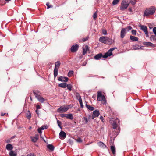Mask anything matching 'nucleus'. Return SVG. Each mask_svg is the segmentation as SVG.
<instances>
[{"label":"nucleus","mask_w":156,"mask_h":156,"mask_svg":"<svg viewBox=\"0 0 156 156\" xmlns=\"http://www.w3.org/2000/svg\"><path fill=\"white\" fill-rule=\"evenodd\" d=\"M156 10V8L154 6H151L147 9L144 13V16H148L150 15L153 14Z\"/></svg>","instance_id":"f257e3e1"},{"label":"nucleus","mask_w":156,"mask_h":156,"mask_svg":"<svg viewBox=\"0 0 156 156\" xmlns=\"http://www.w3.org/2000/svg\"><path fill=\"white\" fill-rule=\"evenodd\" d=\"M110 122L111 124L112 128L116 129L118 126V124L119 123V120L117 118H112L110 120Z\"/></svg>","instance_id":"f03ea898"},{"label":"nucleus","mask_w":156,"mask_h":156,"mask_svg":"<svg viewBox=\"0 0 156 156\" xmlns=\"http://www.w3.org/2000/svg\"><path fill=\"white\" fill-rule=\"evenodd\" d=\"M97 99L98 101L101 100L102 103L103 104H105L106 102L105 96L102 95L101 92L100 91L98 92Z\"/></svg>","instance_id":"7ed1b4c3"},{"label":"nucleus","mask_w":156,"mask_h":156,"mask_svg":"<svg viewBox=\"0 0 156 156\" xmlns=\"http://www.w3.org/2000/svg\"><path fill=\"white\" fill-rule=\"evenodd\" d=\"M129 4V2H128V0H123L120 6V10L122 11L125 10L127 8Z\"/></svg>","instance_id":"20e7f679"},{"label":"nucleus","mask_w":156,"mask_h":156,"mask_svg":"<svg viewBox=\"0 0 156 156\" xmlns=\"http://www.w3.org/2000/svg\"><path fill=\"white\" fill-rule=\"evenodd\" d=\"M99 41L101 43L106 44L107 41L111 42L112 39H109V38L107 37L102 36L100 37Z\"/></svg>","instance_id":"39448f33"},{"label":"nucleus","mask_w":156,"mask_h":156,"mask_svg":"<svg viewBox=\"0 0 156 156\" xmlns=\"http://www.w3.org/2000/svg\"><path fill=\"white\" fill-rule=\"evenodd\" d=\"M116 48H112L110 49L104 55V58H106L108 56H111L112 55V51L115 50Z\"/></svg>","instance_id":"423d86ee"},{"label":"nucleus","mask_w":156,"mask_h":156,"mask_svg":"<svg viewBox=\"0 0 156 156\" xmlns=\"http://www.w3.org/2000/svg\"><path fill=\"white\" fill-rule=\"evenodd\" d=\"M69 108L68 107H61L58 109V111L60 112H64L67 111Z\"/></svg>","instance_id":"0eeeda50"},{"label":"nucleus","mask_w":156,"mask_h":156,"mask_svg":"<svg viewBox=\"0 0 156 156\" xmlns=\"http://www.w3.org/2000/svg\"><path fill=\"white\" fill-rule=\"evenodd\" d=\"M79 45L78 44H76L75 45H73L70 48L71 51L72 52H76L78 48Z\"/></svg>","instance_id":"6e6552de"},{"label":"nucleus","mask_w":156,"mask_h":156,"mask_svg":"<svg viewBox=\"0 0 156 156\" xmlns=\"http://www.w3.org/2000/svg\"><path fill=\"white\" fill-rule=\"evenodd\" d=\"M58 80L63 82H67L69 80V78L67 77L61 76L59 77Z\"/></svg>","instance_id":"1a4fd4ad"},{"label":"nucleus","mask_w":156,"mask_h":156,"mask_svg":"<svg viewBox=\"0 0 156 156\" xmlns=\"http://www.w3.org/2000/svg\"><path fill=\"white\" fill-rule=\"evenodd\" d=\"M99 111H97V110L94 111L93 112V114L92 115V119H93L95 117H98L99 115Z\"/></svg>","instance_id":"9d476101"},{"label":"nucleus","mask_w":156,"mask_h":156,"mask_svg":"<svg viewBox=\"0 0 156 156\" xmlns=\"http://www.w3.org/2000/svg\"><path fill=\"white\" fill-rule=\"evenodd\" d=\"M104 55H103L102 53H99L94 56V58L95 60H99L102 57L104 58Z\"/></svg>","instance_id":"9b49d317"},{"label":"nucleus","mask_w":156,"mask_h":156,"mask_svg":"<svg viewBox=\"0 0 156 156\" xmlns=\"http://www.w3.org/2000/svg\"><path fill=\"white\" fill-rule=\"evenodd\" d=\"M59 135L60 138L62 139L65 138L66 136V133L63 131H61L60 132Z\"/></svg>","instance_id":"f8f14e48"},{"label":"nucleus","mask_w":156,"mask_h":156,"mask_svg":"<svg viewBox=\"0 0 156 156\" xmlns=\"http://www.w3.org/2000/svg\"><path fill=\"white\" fill-rule=\"evenodd\" d=\"M126 33V29L122 28V29L120 33L121 37L122 38H124Z\"/></svg>","instance_id":"ddd939ff"},{"label":"nucleus","mask_w":156,"mask_h":156,"mask_svg":"<svg viewBox=\"0 0 156 156\" xmlns=\"http://www.w3.org/2000/svg\"><path fill=\"white\" fill-rule=\"evenodd\" d=\"M139 27H140V29L144 32L147 31V27L146 26L140 24Z\"/></svg>","instance_id":"4468645a"},{"label":"nucleus","mask_w":156,"mask_h":156,"mask_svg":"<svg viewBox=\"0 0 156 156\" xmlns=\"http://www.w3.org/2000/svg\"><path fill=\"white\" fill-rule=\"evenodd\" d=\"M31 138L32 141L34 142H35L39 139V135H36L34 136L31 137Z\"/></svg>","instance_id":"2eb2a0df"},{"label":"nucleus","mask_w":156,"mask_h":156,"mask_svg":"<svg viewBox=\"0 0 156 156\" xmlns=\"http://www.w3.org/2000/svg\"><path fill=\"white\" fill-rule=\"evenodd\" d=\"M83 55H84L87 53V51L89 50L88 47L87 45H86L83 46Z\"/></svg>","instance_id":"dca6fc26"},{"label":"nucleus","mask_w":156,"mask_h":156,"mask_svg":"<svg viewBox=\"0 0 156 156\" xmlns=\"http://www.w3.org/2000/svg\"><path fill=\"white\" fill-rule=\"evenodd\" d=\"M36 98L38 99L39 101L41 103L44 102L45 101V99L40 95L37 96Z\"/></svg>","instance_id":"f3484780"},{"label":"nucleus","mask_w":156,"mask_h":156,"mask_svg":"<svg viewBox=\"0 0 156 156\" xmlns=\"http://www.w3.org/2000/svg\"><path fill=\"white\" fill-rule=\"evenodd\" d=\"M144 45L147 47L151 46L152 47L154 46V44L152 43L149 42H144L143 43Z\"/></svg>","instance_id":"a211bd4d"},{"label":"nucleus","mask_w":156,"mask_h":156,"mask_svg":"<svg viewBox=\"0 0 156 156\" xmlns=\"http://www.w3.org/2000/svg\"><path fill=\"white\" fill-rule=\"evenodd\" d=\"M98 145L101 147L102 148H106V146L102 142H98Z\"/></svg>","instance_id":"6ab92c4d"},{"label":"nucleus","mask_w":156,"mask_h":156,"mask_svg":"<svg viewBox=\"0 0 156 156\" xmlns=\"http://www.w3.org/2000/svg\"><path fill=\"white\" fill-rule=\"evenodd\" d=\"M58 86L60 87L65 88L67 86H68V84L66 83H61L59 84L58 85Z\"/></svg>","instance_id":"aec40b11"},{"label":"nucleus","mask_w":156,"mask_h":156,"mask_svg":"<svg viewBox=\"0 0 156 156\" xmlns=\"http://www.w3.org/2000/svg\"><path fill=\"white\" fill-rule=\"evenodd\" d=\"M111 149L113 155L115 154V146L111 145Z\"/></svg>","instance_id":"412c9836"},{"label":"nucleus","mask_w":156,"mask_h":156,"mask_svg":"<svg viewBox=\"0 0 156 156\" xmlns=\"http://www.w3.org/2000/svg\"><path fill=\"white\" fill-rule=\"evenodd\" d=\"M13 148L12 146L10 144H8L6 145V148L7 150H11Z\"/></svg>","instance_id":"4be33fe9"},{"label":"nucleus","mask_w":156,"mask_h":156,"mask_svg":"<svg viewBox=\"0 0 156 156\" xmlns=\"http://www.w3.org/2000/svg\"><path fill=\"white\" fill-rule=\"evenodd\" d=\"M130 38L132 41H137L138 40V37L132 35L130 36Z\"/></svg>","instance_id":"5701e85b"},{"label":"nucleus","mask_w":156,"mask_h":156,"mask_svg":"<svg viewBox=\"0 0 156 156\" xmlns=\"http://www.w3.org/2000/svg\"><path fill=\"white\" fill-rule=\"evenodd\" d=\"M58 68H55L54 72V78H55L58 75Z\"/></svg>","instance_id":"b1692460"},{"label":"nucleus","mask_w":156,"mask_h":156,"mask_svg":"<svg viewBox=\"0 0 156 156\" xmlns=\"http://www.w3.org/2000/svg\"><path fill=\"white\" fill-rule=\"evenodd\" d=\"M61 64L60 62L59 61H57L55 63V68H59V66Z\"/></svg>","instance_id":"393cba45"},{"label":"nucleus","mask_w":156,"mask_h":156,"mask_svg":"<svg viewBox=\"0 0 156 156\" xmlns=\"http://www.w3.org/2000/svg\"><path fill=\"white\" fill-rule=\"evenodd\" d=\"M85 106L87 109L90 111H93L94 109V108L93 107L90 106L87 104H86Z\"/></svg>","instance_id":"a878e982"},{"label":"nucleus","mask_w":156,"mask_h":156,"mask_svg":"<svg viewBox=\"0 0 156 156\" xmlns=\"http://www.w3.org/2000/svg\"><path fill=\"white\" fill-rule=\"evenodd\" d=\"M33 93L35 95L36 98L37 97V96H39L40 95L39 94L40 93V92L37 90H35L33 91Z\"/></svg>","instance_id":"bb28decb"},{"label":"nucleus","mask_w":156,"mask_h":156,"mask_svg":"<svg viewBox=\"0 0 156 156\" xmlns=\"http://www.w3.org/2000/svg\"><path fill=\"white\" fill-rule=\"evenodd\" d=\"M47 147L50 150H51L53 151L54 150V147L52 144H48L47 145Z\"/></svg>","instance_id":"cd10ccee"},{"label":"nucleus","mask_w":156,"mask_h":156,"mask_svg":"<svg viewBox=\"0 0 156 156\" xmlns=\"http://www.w3.org/2000/svg\"><path fill=\"white\" fill-rule=\"evenodd\" d=\"M79 102L80 104V106L82 108L83 107V105L82 103V100L81 98V97L80 95H79Z\"/></svg>","instance_id":"c85d7f7f"},{"label":"nucleus","mask_w":156,"mask_h":156,"mask_svg":"<svg viewBox=\"0 0 156 156\" xmlns=\"http://www.w3.org/2000/svg\"><path fill=\"white\" fill-rule=\"evenodd\" d=\"M66 117L68 119H73V116L71 114H67L66 115Z\"/></svg>","instance_id":"c756f323"},{"label":"nucleus","mask_w":156,"mask_h":156,"mask_svg":"<svg viewBox=\"0 0 156 156\" xmlns=\"http://www.w3.org/2000/svg\"><path fill=\"white\" fill-rule=\"evenodd\" d=\"M26 117L28 119H30L31 118V114L30 111H28L27 113Z\"/></svg>","instance_id":"7c9ffc66"},{"label":"nucleus","mask_w":156,"mask_h":156,"mask_svg":"<svg viewBox=\"0 0 156 156\" xmlns=\"http://www.w3.org/2000/svg\"><path fill=\"white\" fill-rule=\"evenodd\" d=\"M73 71H69L68 72L67 75L69 77H71L73 76Z\"/></svg>","instance_id":"2f4dec72"},{"label":"nucleus","mask_w":156,"mask_h":156,"mask_svg":"<svg viewBox=\"0 0 156 156\" xmlns=\"http://www.w3.org/2000/svg\"><path fill=\"white\" fill-rule=\"evenodd\" d=\"M9 154L10 156H16V154L12 151L10 152Z\"/></svg>","instance_id":"473e14b6"},{"label":"nucleus","mask_w":156,"mask_h":156,"mask_svg":"<svg viewBox=\"0 0 156 156\" xmlns=\"http://www.w3.org/2000/svg\"><path fill=\"white\" fill-rule=\"evenodd\" d=\"M44 125H43L42 126L41 128H39L38 129L37 131L39 133H42L41 130H44Z\"/></svg>","instance_id":"72a5a7b5"},{"label":"nucleus","mask_w":156,"mask_h":156,"mask_svg":"<svg viewBox=\"0 0 156 156\" xmlns=\"http://www.w3.org/2000/svg\"><path fill=\"white\" fill-rule=\"evenodd\" d=\"M126 29V31H129L130 30H131L132 28V27L131 26H129L127 27L126 28H124Z\"/></svg>","instance_id":"f704fd0d"},{"label":"nucleus","mask_w":156,"mask_h":156,"mask_svg":"<svg viewBox=\"0 0 156 156\" xmlns=\"http://www.w3.org/2000/svg\"><path fill=\"white\" fill-rule=\"evenodd\" d=\"M120 0H113L112 3L113 5L117 4L119 1Z\"/></svg>","instance_id":"c9c22d12"},{"label":"nucleus","mask_w":156,"mask_h":156,"mask_svg":"<svg viewBox=\"0 0 156 156\" xmlns=\"http://www.w3.org/2000/svg\"><path fill=\"white\" fill-rule=\"evenodd\" d=\"M49 4H50V3H49V2H47L46 4V5L47 6V8L48 9L50 8H52L53 7V6L51 5H50Z\"/></svg>","instance_id":"e433bc0d"},{"label":"nucleus","mask_w":156,"mask_h":156,"mask_svg":"<svg viewBox=\"0 0 156 156\" xmlns=\"http://www.w3.org/2000/svg\"><path fill=\"white\" fill-rule=\"evenodd\" d=\"M67 89L69 91H71L72 90V86L70 84H68V86H67Z\"/></svg>","instance_id":"4c0bfd02"},{"label":"nucleus","mask_w":156,"mask_h":156,"mask_svg":"<svg viewBox=\"0 0 156 156\" xmlns=\"http://www.w3.org/2000/svg\"><path fill=\"white\" fill-rule=\"evenodd\" d=\"M97 11H96L93 15V19L94 20H95L97 18Z\"/></svg>","instance_id":"58836bf2"},{"label":"nucleus","mask_w":156,"mask_h":156,"mask_svg":"<svg viewBox=\"0 0 156 156\" xmlns=\"http://www.w3.org/2000/svg\"><path fill=\"white\" fill-rule=\"evenodd\" d=\"M57 123L59 127L61 128L62 129V126H61V122L58 120H57Z\"/></svg>","instance_id":"ea45409f"},{"label":"nucleus","mask_w":156,"mask_h":156,"mask_svg":"<svg viewBox=\"0 0 156 156\" xmlns=\"http://www.w3.org/2000/svg\"><path fill=\"white\" fill-rule=\"evenodd\" d=\"M130 3L133 5H134L136 2V1L135 0H129Z\"/></svg>","instance_id":"a19ab883"},{"label":"nucleus","mask_w":156,"mask_h":156,"mask_svg":"<svg viewBox=\"0 0 156 156\" xmlns=\"http://www.w3.org/2000/svg\"><path fill=\"white\" fill-rule=\"evenodd\" d=\"M150 40L152 41V40L154 41L156 40L155 37L154 35H151L150 37Z\"/></svg>","instance_id":"79ce46f5"},{"label":"nucleus","mask_w":156,"mask_h":156,"mask_svg":"<svg viewBox=\"0 0 156 156\" xmlns=\"http://www.w3.org/2000/svg\"><path fill=\"white\" fill-rule=\"evenodd\" d=\"M132 34L134 35H136V31L135 30H133L131 31Z\"/></svg>","instance_id":"37998d69"},{"label":"nucleus","mask_w":156,"mask_h":156,"mask_svg":"<svg viewBox=\"0 0 156 156\" xmlns=\"http://www.w3.org/2000/svg\"><path fill=\"white\" fill-rule=\"evenodd\" d=\"M102 33L104 35H106L107 34V31L106 30L103 29L102 30Z\"/></svg>","instance_id":"c03bdc74"},{"label":"nucleus","mask_w":156,"mask_h":156,"mask_svg":"<svg viewBox=\"0 0 156 156\" xmlns=\"http://www.w3.org/2000/svg\"><path fill=\"white\" fill-rule=\"evenodd\" d=\"M26 156H36L35 154L33 153H30L28 154Z\"/></svg>","instance_id":"a18cd8bd"},{"label":"nucleus","mask_w":156,"mask_h":156,"mask_svg":"<svg viewBox=\"0 0 156 156\" xmlns=\"http://www.w3.org/2000/svg\"><path fill=\"white\" fill-rule=\"evenodd\" d=\"M153 31L156 36V27H154L153 29Z\"/></svg>","instance_id":"49530a36"},{"label":"nucleus","mask_w":156,"mask_h":156,"mask_svg":"<svg viewBox=\"0 0 156 156\" xmlns=\"http://www.w3.org/2000/svg\"><path fill=\"white\" fill-rule=\"evenodd\" d=\"M76 141H77V142H79V143H81V142H82V140H81V139L80 138V137H78L77 139H76Z\"/></svg>","instance_id":"de8ad7c7"},{"label":"nucleus","mask_w":156,"mask_h":156,"mask_svg":"<svg viewBox=\"0 0 156 156\" xmlns=\"http://www.w3.org/2000/svg\"><path fill=\"white\" fill-rule=\"evenodd\" d=\"M88 122L87 119L86 117H84V122L85 123H87Z\"/></svg>","instance_id":"09e8293b"},{"label":"nucleus","mask_w":156,"mask_h":156,"mask_svg":"<svg viewBox=\"0 0 156 156\" xmlns=\"http://www.w3.org/2000/svg\"><path fill=\"white\" fill-rule=\"evenodd\" d=\"M68 143L71 145H72L73 144V141L70 139L69 140Z\"/></svg>","instance_id":"8fccbe9b"},{"label":"nucleus","mask_w":156,"mask_h":156,"mask_svg":"<svg viewBox=\"0 0 156 156\" xmlns=\"http://www.w3.org/2000/svg\"><path fill=\"white\" fill-rule=\"evenodd\" d=\"M88 37H87L85 38H84L82 39V41L83 42H84L86 41L87 40H88Z\"/></svg>","instance_id":"3c124183"},{"label":"nucleus","mask_w":156,"mask_h":156,"mask_svg":"<svg viewBox=\"0 0 156 156\" xmlns=\"http://www.w3.org/2000/svg\"><path fill=\"white\" fill-rule=\"evenodd\" d=\"M67 114H61V116L62 117H66Z\"/></svg>","instance_id":"603ef678"},{"label":"nucleus","mask_w":156,"mask_h":156,"mask_svg":"<svg viewBox=\"0 0 156 156\" xmlns=\"http://www.w3.org/2000/svg\"><path fill=\"white\" fill-rule=\"evenodd\" d=\"M48 128V126L47 125H44V129H46Z\"/></svg>","instance_id":"864d4df0"},{"label":"nucleus","mask_w":156,"mask_h":156,"mask_svg":"<svg viewBox=\"0 0 156 156\" xmlns=\"http://www.w3.org/2000/svg\"><path fill=\"white\" fill-rule=\"evenodd\" d=\"M110 143L111 145H113V140L112 139H111L110 140Z\"/></svg>","instance_id":"5fc2aeb1"},{"label":"nucleus","mask_w":156,"mask_h":156,"mask_svg":"<svg viewBox=\"0 0 156 156\" xmlns=\"http://www.w3.org/2000/svg\"><path fill=\"white\" fill-rule=\"evenodd\" d=\"M145 35L146 37H148V31H147L146 32H144Z\"/></svg>","instance_id":"6e6d98bb"},{"label":"nucleus","mask_w":156,"mask_h":156,"mask_svg":"<svg viewBox=\"0 0 156 156\" xmlns=\"http://www.w3.org/2000/svg\"><path fill=\"white\" fill-rule=\"evenodd\" d=\"M1 5H5L6 3V2H5L4 3H3V2L2 1H1Z\"/></svg>","instance_id":"4d7b16f0"},{"label":"nucleus","mask_w":156,"mask_h":156,"mask_svg":"<svg viewBox=\"0 0 156 156\" xmlns=\"http://www.w3.org/2000/svg\"><path fill=\"white\" fill-rule=\"evenodd\" d=\"M36 114L38 116H39V111L38 110H36Z\"/></svg>","instance_id":"13d9d810"},{"label":"nucleus","mask_w":156,"mask_h":156,"mask_svg":"<svg viewBox=\"0 0 156 156\" xmlns=\"http://www.w3.org/2000/svg\"><path fill=\"white\" fill-rule=\"evenodd\" d=\"M100 119H101V120L102 122H104V121H103L104 118H103V117L102 116H100Z\"/></svg>","instance_id":"bf43d9fd"},{"label":"nucleus","mask_w":156,"mask_h":156,"mask_svg":"<svg viewBox=\"0 0 156 156\" xmlns=\"http://www.w3.org/2000/svg\"><path fill=\"white\" fill-rule=\"evenodd\" d=\"M36 108L37 109H39L40 108V106L39 105H37L36 106Z\"/></svg>","instance_id":"052dcab7"},{"label":"nucleus","mask_w":156,"mask_h":156,"mask_svg":"<svg viewBox=\"0 0 156 156\" xmlns=\"http://www.w3.org/2000/svg\"><path fill=\"white\" fill-rule=\"evenodd\" d=\"M6 114V113H2L1 115V116H4V115H5Z\"/></svg>","instance_id":"680f3d73"},{"label":"nucleus","mask_w":156,"mask_h":156,"mask_svg":"<svg viewBox=\"0 0 156 156\" xmlns=\"http://www.w3.org/2000/svg\"><path fill=\"white\" fill-rule=\"evenodd\" d=\"M6 143H8L10 142V140L9 139H8L6 140Z\"/></svg>","instance_id":"e2e57ef3"},{"label":"nucleus","mask_w":156,"mask_h":156,"mask_svg":"<svg viewBox=\"0 0 156 156\" xmlns=\"http://www.w3.org/2000/svg\"><path fill=\"white\" fill-rule=\"evenodd\" d=\"M128 10L130 12H132V9L131 8H129L128 9Z\"/></svg>","instance_id":"0e129e2a"},{"label":"nucleus","mask_w":156,"mask_h":156,"mask_svg":"<svg viewBox=\"0 0 156 156\" xmlns=\"http://www.w3.org/2000/svg\"><path fill=\"white\" fill-rule=\"evenodd\" d=\"M79 95H80L79 94V93H77V94H76V97H79Z\"/></svg>","instance_id":"69168bd1"},{"label":"nucleus","mask_w":156,"mask_h":156,"mask_svg":"<svg viewBox=\"0 0 156 156\" xmlns=\"http://www.w3.org/2000/svg\"><path fill=\"white\" fill-rule=\"evenodd\" d=\"M127 42H127V41H124V42H123V43L124 44L127 43Z\"/></svg>","instance_id":"338daca9"},{"label":"nucleus","mask_w":156,"mask_h":156,"mask_svg":"<svg viewBox=\"0 0 156 156\" xmlns=\"http://www.w3.org/2000/svg\"><path fill=\"white\" fill-rule=\"evenodd\" d=\"M30 98L31 100V101H32V98L30 96Z\"/></svg>","instance_id":"774afa93"}]
</instances>
